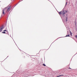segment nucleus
Segmentation results:
<instances>
[{"instance_id": "obj_14", "label": "nucleus", "mask_w": 77, "mask_h": 77, "mask_svg": "<svg viewBox=\"0 0 77 77\" xmlns=\"http://www.w3.org/2000/svg\"><path fill=\"white\" fill-rule=\"evenodd\" d=\"M18 4H17V5Z\"/></svg>"}, {"instance_id": "obj_4", "label": "nucleus", "mask_w": 77, "mask_h": 77, "mask_svg": "<svg viewBox=\"0 0 77 77\" xmlns=\"http://www.w3.org/2000/svg\"><path fill=\"white\" fill-rule=\"evenodd\" d=\"M67 36H69V34L68 35H66V37H67Z\"/></svg>"}, {"instance_id": "obj_11", "label": "nucleus", "mask_w": 77, "mask_h": 77, "mask_svg": "<svg viewBox=\"0 0 77 77\" xmlns=\"http://www.w3.org/2000/svg\"><path fill=\"white\" fill-rule=\"evenodd\" d=\"M66 16H67V14H66Z\"/></svg>"}, {"instance_id": "obj_6", "label": "nucleus", "mask_w": 77, "mask_h": 77, "mask_svg": "<svg viewBox=\"0 0 77 77\" xmlns=\"http://www.w3.org/2000/svg\"><path fill=\"white\" fill-rule=\"evenodd\" d=\"M43 66H46V65H45V64H43Z\"/></svg>"}, {"instance_id": "obj_9", "label": "nucleus", "mask_w": 77, "mask_h": 77, "mask_svg": "<svg viewBox=\"0 0 77 77\" xmlns=\"http://www.w3.org/2000/svg\"><path fill=\"white\" fill-rule=\"evenodd\" d=\"M67 4V2H66V5Z\"/></svg>"}, {"instance_id": "obj_15", "label": "nucleus", "mask_w": 77, "mask_h": 77, "mask_svg": "<svg viewBox=\"0 0 77 77\" xmlns=\"http://www.w3.org/2000/svg\"><path fill=\"white\" fill-rule=\"evenodd\" d=\"M18 4H17V5Z\"/></svg>"}, {"instance_id": "obj_3", "label": "nucleus", "mask_w": 77, "mask_h": 77, "mask_svg": "<svg viewBox=\"0 0 77 77\" xmlns=\"http://www.w3.org/2000/svg\"><path fill=\"white\" fill-rule=\"evenodd\" d=\"M3 29H4V26H2L0 28V32H1L3 30Z\"/></svg>"}, {"instance_id": "obj_8", "label": "nucleus", "mask_w": 77, "mask_h": 77, "mask_svg": "<svg viewBox=\"0 0 77 77\" xmlns=\"http://www.w3.org/2000/svg\"><path fill=\"white\" fill-rule=\"evenodd\" d=\"M2 33H6V32H2Z\"/></svg>"}, {"instance_id": "obj_1", "label": "nucleus", "mask_w": 77, "mask_h": 77, "mask_svg": "<svg viewBox=\"0 0 77 77\" xmlns=\"http://www.w3.org/2000/svg\"><path fill=\"white\" fill-rule=\"evenodd\" d=\"M65 12H67V11H60L59 12V15H60L61 18H64L63 19L64 21L66 22L68 21V17H65Z\"/></svg>"}, {"instance_id": "obj_5", "label": "nucleus", "mask_w": 77, "mask_h": 77, "mask_svg": "<svg viewBox=\"0 0 77 77\" xmlns=\"http://www.w3.org/2000/svg\"><path fill=\"white\" fill-rule=\"evenodd\" d=\"M62 75H60L59 76H57V77H60V76H62Z\"/></svg>"}, {"instance_id": "obj_2", "label": "nucleus", "mask_w": 77, "mask_h": 77, "mask_svg": "<svg viewBox=\"0 0 77 77\" xmlns=\"http://www.w3.org/2000/svg\"><path fill=\"white\" fill-rule=\"evenodd\" d=\"M11 6H9V7H5L4 9L3 10V12H2V14L4 15H5V12H4V11H6V13H8V12L10 11L11 10Z\"/></svg>"}, {"instance_id": "obj_12", "label": "nucleus", "mask_w": 77, "mask_h": 77, "mask_svg": "<svg viewBox=\"0 0 77 77\" xmlns=\"http://www.w3.org/2000/svg\"><path fill=\"white\" fill-rule=\"evenodd\" d=\"M69 68L70 69H71V68Z\"/></svg>"}, {"instance_id": "obj_13", "label": "nucleus", "mask_w": 77, "mask_h": 77, "mask_svg": "<svg viewBox=\"0 0 77 77\" xmlns=\"http://www.w3.org/2000/svg\"><path fill=\"white\" fill-rule=\"evenodd\" d=\"M18 4H17V5Z\"/></svg>"}, {"instance_id": "obj_7", "label": "nucleus", "mask_w": 77, "mask_h": 77, "mask_svg": "<svg viewBox=\"0 0 77 77\" xmlns=\"http://www.w3.org/2000/svg\"><path fill=\"white\" fill-rule=\"evenodd\" d=\"M6 30H4L3 32H6Z\"/></svg>"}, {"instance_id": "obj_10", "label": "nucleus", "mask_w": 77, "mask_h": 77, "mask_svg": "<svg viewBox=\"0 0 77 77\" xmlns=\"http://www.w3.org/2000/svg\"><path fill=\"white\" fill-rule=\"evenodd\" d=\"M70 34L71 35V32H70Z\"/></svg>"}]
</instances>
